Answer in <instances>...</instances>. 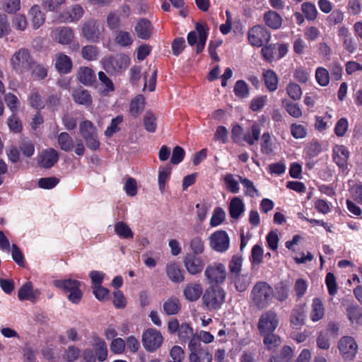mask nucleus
I'll use <instances>...</instances> for the list:
<instances>
[{
	"instance_id": "f257e3e1",
	"label": "nucleus",
	"mask_w": 362,
	"mask_h": 362,
	"mask_svg": "<svg viewBox=\"0 0 362 362\" xmlns=\"http://www.w3.org/2000/svg\"><path fill=\"white\" fill-rule=\"evenodd\" d=\"M274 295V290L269 284L259 281L252 288L251 298L258 308L262 309L270 305Z\"/></svg>"
},
{
	"instance_id": "f03ea898",
	"label": "nucleus",
	"mask_w": 362,
	"mask_h": 362,
	"mask_svg": "<svg viewBox=\"0 0 362 362\" xmlns=\"http://www.w3.org/2000/svg\"><path fill=\"white\" fill-rule=\"evenodd\" d=\"M34 63V59L28 49L21 48L16 50L10 59L11 68L18 74L29 71Z\"/></svg>"
},
{
	"instance_id": "7ed1b4c3",
	"label": "nucleus",
	"mask_w": 362,
	"mask_h": 362,
	"mask_svg": "<svg viewBox=\"0 0 362 362\" xmlns=\"http://www.w3.org/2000/svg\"><path fill=\"white\" fill-rule=\"evenodd\" d=\"M226 291L219 286L206 289L202 296V302L209 310L219 309L225 301Z\"/></svg>"
},
{
	"instance_id": "20e7f679",
	"label": "nucleus",
	"mask_w": 362,
	"mask_h": 362,
	"mask_svg": "<svg viewBox=\"0 0 362 362\" xmlns=\"http://www.w3.org/2000/svg\"><path fill=\"white\" fill-rule=\"evenodd\" d=\"M204 276L211 285L217 286L223 284L227 278V271L225 265L218 262L208 264L204 270Z\"/></svg>"
},
{
	"instance_id": "39448f33",
	"label": "nucleus",
	"mask_w": 362,
	"mask_h": 362,
	"mask_svg": "<svg viewBox=\"0 0 362 362\" xmlns=\"http://www.w3.org/2000/svg\"><path fill=\"white\" fill-rule=\"evenodd\" d=\"M189 362H211L212 354L206 346H202L197 339H190L188 344Z\"/></svg>"
},
{
	"instance_id": "423d86ee",
	"label": "nucleus",
	"mask_w": 362,
	"mask_h": 362,
	"mask_svg": "<svg viewBox=\"0 0 362 362\" xmlns=\"http://www.w3.org/2000/svg\"><path fill=\"white\" fill-rule=\"evenodd\" d=\"M81 30L83 37L88 41L98 42L103 38L104 28L99 21L92 18L83 23Z\"/></svg>"
},
{
	"instance_id": "0eeeda50",
	"label": "nucleus",
	"mask_w": 362,
	"mask_h": 362,
	"mask_svg": "<svg viewBox=\"0 0 362 362\" xmlns=\"http://www.w3.org/2000/svg\"><path fill=\"white\" fill-rule=\"evenodd\" d=\"M279 319L274 310H268L262 313L257 322V329L260 336L263 334L274 332L279 326Z\"/></svg>"
},
{
	"instance_id": "6e6552de",
	"label": "nucleus",
	"mask_w": 362,
	"mask_h": 362,
	"mask_svg": "<svg viewBox=\"0 0 362 362\" xmlns=\"http://www.w3.org/2000/svg\"><path fill=\"white\" fill-rule=\"evenodd\" d=\"M106 71L115 74L125 70L129 63V57L124 54L109 56L103 60Z\"/></svg>"
},
{
	"instance_id": "1a4fd4ad",
	"label": "nucleus",
	"mask_w": 362,
	"mask_h": 362,
	"mask_svg": "<svg viewBox=\"0 0 362 362\" xmlns=\"http://www.w3.org/2000/svg\"><path fill=\"white\" fill-rule=\"evenodd\" d=\"M163 342L161 332L154 328H148L143 332L142 344L144 348L149 352L158 349Z\"/></svg>"
},
{
	"instance_id": "9d476101",
	"label": "nucleus",
	"mask_w": 362,
	"mask_h": 362,
	"mask_svg": "<svg viewBox=\"0 0 362 362\" xmlns=\"http://www.w3.org/2000/svg\"><path fill=\"white\" fill-rule=\"evenodd\" d=\"M358 348V344L351 336H344L338 341L339 353L346 361H352L355 358Z\"/></svg>"
},
{
	"instance_id": "9b49d317",
	"label": "nucleus",
	"mask_w": 362,
	"mask_h": 362,
	"mask_svg": "<svg viewBox=\"0 0 362 362\" xmlns=\"http://www.w3.org/2000/svg\"><path fill=\"white\" fill-rule=\"evenodd\" d=\"M57 142L60 148L64 151H71L74 148V152L78 156H82L85 151V147L81 140L78 139L74 146V140L67 132H62L57 136Z\"/></svg>"
},
{
	"instance_id": "f8f14e48",
	"label": "nucleus",
	"mask_w": 362,
	"mask_h": 362,
	"mask_svg": "<svg viewBox=\"0 0 362 362\" xmlns=\"http://www.w3.org/2000/svg\"><path fill=\"white\" fill-rule=\"evenodd\" d=\"M271 33L263 26L255 25L248 32V41L252 46L262 47L264 43L268 42Z\"/></svg>"
},
{
	"instance_id": "ddd939ff",
	"label": "nucleus",
	"mask_w": 362,
	"mask_h": 362,
	"mask_svg": "<svg viewBox=\"0 0 362 362\" xmlns=\"http://www.w3.org/2000/svg\"><path fill=\"white\" fill-rule=\"evenodd\" d=\"M209 240L211 248L218 252H224L229 248V237L224 230H218L212 233Z\"/></svg>"
},
{
	"instance_id": "4468645a",
	"label": "nucleus",
	"mask_w": 362,
	"mask_h": 362,
	"mask_svg": "<svg viewBox=\"0 0 362 362\" xmlns=\"http://www.w3.org/2000/svg\"><path fill=\"white\" fill-rule=\"evenodd\" d=\"M183 264L187 272L193 276L198 275L203 271L205 262L204 259L192 254H187L183 259Z\"/></svg>"
},
{
	"instance_id": "2eb2a0df",
	"label": "nucleus",
	"mask_w": 362,
	"mask_h": 362,
	"mask_svg": "<svg viewBox=\"0 0 362 362\" xmlns=\"http://www.w3.org/2000/svg\"><path fill=\"white\" fill-rule=\"evenodd\" d=\"M84 11L79 4H74L61 13L59 16V21L61 23H73L78 21L83 16Z\"/></svg>"
},
{
	"instance_id": "dca6fc26",
	"label": "nucleus",
	"mask_w": 362,
	"mask_h": 362,
	"mask_svg": "<svg viewBox=\"0 0 362 362\" xmlns=\"http://www.w3.org/2000/svg\"><path fill=\"white\" fill-rule=\"evenodd\" d=\"M52 38L61 45H69L74 38V33L69 27H58L52 30Z\"/></svg>"
},
{
	"instance_id": "f3484780",
	"label": "nucleus",
	"mask_w": 362,
	"mask_h": 362,
	"mask_svg": "<svg viewBox=\"0 0 362 362\" xmlns=\"http://www.w3.org/2000/svg\"><path fill=\"white\" fill-rule=\"evenodd\" d=\"M59 155L54 148H48L43 151L38 158L39 165L45 168H49L58 160Z\"/></svg>"
},
{
	"instance_id": "a211bd4d",
	"label": "nucleus",
	"mask_w": 362,
	"mask_h": 362,
	"mask_svg": "<svg viewBox=\"0 0 362 362\" xmlns=\"http://www.w3.org/2000/svg\"><path fill=\"white\" fill-rule=\"evenodd\" d=\"M165 272L168 279L174 283H182L185 281L184 271L177 262L167 264Z\"/></svg>"
},
{
	"instance_id": "6ab92c4d",
	"label": "nucleus",
	"mask_w": 362,
	"mask_h": 362,
	"mask_svg": "<svg viewBox=\"0 0 362 362\" xmlns=\"http://www.w3.org/2000/svg\"><path fill=\"white\" fill-rule=\"evenodd\" d=\"M203 293V288L199 282L187 284L184 290L185 298L191 302L197 300Z\"/></svg>"
},
{
	"instance_id": "aec40b11",
	"label": "nucleus",
	"mask_w": 362,
	"mask_h": 362,
	"mask_svg": "<svg viewBox=\"0 0 362 362\" xmlns=\"http://www.w3.org/2000/svg\"><path fill=\"white\" fill-rule=\"evenodd\" d=\"M349 152L343 145H337L333 148V159L337 165L341 168H346L347 166Z\"/></svg>"
},
{
	"instance_id": "412c9836",
	"label": "nucleus",
	"mask_w": 362,
	"mask_h": 362,
	"mask_svg": "<svg viewBox=\"0 0 362 362\" xmlns=\"http://www.w3.org/2000/svg\"><path fill=\"white\" fill-rule=\"evenodd\" d=\"M306 317L305 305H297L291 312L290 316V322L293 327L298 328L301 327Z\"/></svg>"
},
{
	"instance_id": "4be33fe9",
	"label": "nucleus",
	"mask_w": 362,
	"mask_h": 362,
	"mask_svg": "<svg viewBox=\"0 0 362 362\" xmlns=\"http://www.w3.org/2000/svg\"><path fill=\"white\" fill-rule=\"evenodd\" d=\"M134 30L139 38L147 40L150 38L151 35V23L146 18H141L136 23Z\"/></svg>"
},
{
	"instance_id": "5701e85b",
	"label": "nucleus",
	"mask_w": 362,
	"mask_h": 362,
	"mask_svg": "<svg viewBox=\"0 0 362 362\" xmlns=\"http://www.w3.org/2000/svg\"><path fill=\"white\" fill-rule=\"evenodd\" d=\"M31 24L33 29H37L42 25L45 21V14L40 10L37 4L33 5L28 11Z\"/></svg>"
},
{
	"instance_id": "b1692460",
	"label": "nucleus",
	"mask_w": 362,
	"mask_h": 362,
	"mask_svg": "<svg viewBox=\"0 0 362 362\" xmlns=\"http://www.w3.org/2000/svg\"><path fill=\"white\" fill-rule=\"evenodd\" d=\"M229 279L238 292L245 291L251 283V278L247 274H237L234 276H230Z\"/></svg>"
},
{
	"instance_id": "393cba45",
	"label": "nucleus",
	"mask_w": 362,
	"mask_h": 362,
	"mask_svg": "<svg viewBox=\"0 0 362 362\" xmlns=\"http://www.w3.org/2000/svg\"><path fill=\"white\" fill-rule=\"evenodd\" d=\"M39 295L40 292L37 290L33 291L32 283L28 281L21 287L18 297L21 300L34 301Z\"/></svg>"
},
{
	"instance_id": "a878e982",
	"label": "nucleus",
	"mask_w": 362,
	"mask_h": 362,
	"mask_svg": "<svg viewBox=\"0 0 362 362\" xmlns=\"http://www.w3.org/2000/svg\"><path fill=\"white\" fill-rule=\"evenodd\" d=\"M55 67L60 73L67 74L72 68V61L67 55L58 53L55 56Z\"/></svg>"
},
{
	"instance_id": "bb28decb",
	"label": "nucleus",
	"mask_w": 362,
	"mask_h": 362,
	"mask_svg": "<svg viewBox=\"0 0 362 362\" xmlns=\"http://www.w3.org/2000/svg\"><path fill=\"white\" fill-rule=\"evenodd\" d=\"M325 315V308L322 301L315 298L311 305V310L310 313V318L313 322H317L323 318Z\"/></svg>"
},
{
	"instance_id": "cd10ccee",
	"label": "nucleus",
	"mask_w": 362,
	"mask_h": 362,
	"mask_svg": "<svg viewBox=\"0 0 362 362\" xmlns=\"http://www.w3.org/2000/svg\"><path fill=\"white\" fill-rule=\"evenodd\" d=\"M263 344L267 350L274 351L281 344V337L274 332L263 334Z\"/></svg>"
},
{
	"instance_id": "c85d7f7f",
	"label": "nucleus",
	"mask_w": 362,
	"mask_h": 362,
	"mask_svg": "<svg viewBox=\"0 0 362 362\" xmlns=\"http://www.w3.org/2000/svg\"><path fill=\"white\" fill-rule=\"evenodd\" d=\"M72 97L74 100L79 105L88 106L92 103V97L89 91L82 88L74 90Z\"/></svg>"
},
{
	"instance_id": "c756f323",
	"label": "nucleus",
	"mask_w": 362,
	"mask_h": 362,
	"mask_svg": "<svg viewBox=\"0 0 362 362\" xmlns=\"http://www.w3.org/2000/svg\"><path fill=\"white\" fill-rule=\"evenodd\" d=\"M293 357V350L289 346H284L279 355L270 356L269 362H290Z\"/></svg>"
},
{
	"instance_id": "7c9ffc66",
	"label": "nucleus",
	"mask_w": 362,
	"mask_h": 362,
	"mask_svg": "<svg viewBox=\"0 0 362 362\" xmlns=\"http://www.w3.org/2000/svg\"><path fill=\"white\" fill-rule=\"evenodd\" d=\"M77 78L84 85H90L95 80L94 71L89 67L82 66L78 71Z\"/></svg>"
},
{
	"instance_id": "2f4dec72",
	"label": "nucleus",
	"mask_w": 362,
	"mask_h": 362,
	"mask_svg": "<svg viewBox=\"0 0 362 362\" xmlns=\"http://www.w3.org/2000/svg\"><path fill=\"white\" fill-rule=\"evenodd\" d=\"M264 21L267 26L276 30L282 25V18L273 11H269L264 14Z\"/></svg>"
},
{
	"instance_id": "473e14b6",
	"label": "nucleus",
	"mask_w": 362,
	"mask_h": 362,
	"mask_svg": "<svg viewBox=\"0 0 362 362\" xmlns=\"http://www.w3.org/2000/svg\"><path fill=\"white\" fill-rule=\"evenodd\" d=\"M115 42L123 47H129L133 42V36L129 32L123 30H117L115 33Z\"/></svg>"
},
{
	"instance_id": "72a5a7b5",
	"label": "nucleus",
	"mask_w": 362,
	"mask_h": 362,
	"mask_svg": "<svg viewBox=\"0 0 362 362\" xmlns=\"http://www.w3.org/2000/svg\"><path fill=\"white\" fill-rule=\"evenodd\" d=\"M244 203L240 197H235L231 199L229 206V211L233 218L238 219L244 211Z\"/></svg>"
},
{
	"instance_id": "f704fd0d",
	"label": "nucleus",
	"mask_w": 362,
	"mask_h": 362,
	"mask_svg": "<svg viewBox=\"0 0 362 362\" xmlns=\"http://www.w3.org/2000/svg\"><path fill=\"white\" fill-rule=\"evenodd\" d=\"M106 24L110 30H117L124 25L123 18L119 11H112L107 14Z\"/></svg>"
},
{
	"instance_id": "c9c22d12",
	"label": "nucleus",
	"mask_w": 362,
	"mask_h": 362,
	"mask_svg": "<svg viewBox=\"0 0 362 362\" xmlns=\"http://www.w3.org/2000/svg\"><path fill=\"white\" fill-rule=\"evenodd\" d=\"M53 284L57 288L62 289L66 292H71L78 288L81 286V282L75 279H64L55 280Z\"/></svg>"
},
{
	"instance_id": "e433bc0d",
	"label": "nucleus",
	"mask_w": 362,
	"mask_h": 362,
	"mask_svg": "<svg viewBox=\"0 0 362 362\" xmlns=\"http://www.w3.org/2000/svg\"><path fill=\"white\" fill-rule=\"evenodd\" d=\"M261 129L259 124L255 122L251 126V129L248 130L243 136V140L249 145L252 146L259 139Z\"/></svg>"
},
{
	"instance_id": "4c0bfd02",
	"label": "nucleus",
	"mask_w": 362,
	"mask_h": 362,
	"mask_svg": "<svg viewBox=\"0 0 362 362\" xmlns=\"http://www.w3.org/2000/svg\"><path fill=\"white\" fill-rule=\"evenodd\" d=\"M93 345L95 348L98 360L100 361H104L107 356V349L104 340L98 337H95L93 338Z\"/></svg>"
},
{
	"instance_id": "58836bf2",
	"label": "nucleus",
	"mask_w": 362,
	"mask_h": 362,
	"mask_svg": "<svg viewBox=\"0 0 362 362\" xmlns=\"http://www.w3.org/2000/svg\"><path fill=\"white\" fill-rule=\"evenodd\" d=\"M180 303L178 298L175 297H171L167 299L163 305V308L168 315H173L177 314L180 310Z\"/></svg>"
},
{
	"instance_id": "ea45409f",
	"label": "nucleus",
	"mask_w": 362,
	"mask_h": 362,
	"mask_svg": "<svg viewBox=\"0 0 362 362\" xmlns=\"http://www.w3.org/2000/svg\"><path fill=\"white\" fill-rule=\"evenodd\" d=\"M145 98L138 95L130 103L129 112L133 117H137L144 110Z\"/></svg>"
},
{
	"instance_id": "a19ab883",
	"label": "nucleus",
	"mask_w": 362,
	"mask_h": 362,
	"mask_svg": "<svg viewBox=\"0 0 362 362\" xmlns=\"http://www.w3.org/2000/svg\"><path fill=\"white\" fill-rule=\"evenodd\" d=\"M196 30L199 33V40L197 43H196V52L197 54H199L203 51L205 47V44L208 37V32L207 28L199 23L196 24Z\"/></svg>"
},
{
	"instance_id": "79ce46f5",
	"label": "nucleus",
	"mask_w": 362,
	"mask_h": 362,
	"mask_svg": "<svg viewBox=\"0 0 362 362\" xmlns=\"http://www.w3.org/2000/svg\"><path fill=\"white\" fill-rule=\"evenodd\" d=\"M43 98L44 96L42 92L36 88H33L28 97V100L30 105L36 109H42L45 106Z\"/></svg>"
},
{
	"instance_id": "37998d69",
	"label": "nucleus",
	"mask_w": 362,
	"mask_h": 362,
	"mask_svg": "<svg viewBox=\"0 0 362 362\" xmlns=\"http://www.w3.org/2000/svg\"><path fill=\"white\" fill-rule=\"evenodd\" d=\"M264 83L269 91H274L277 89L278 77L272 70H266L263 73Z\"/></svg>"
},
{
	"instance_id": "c03bdc74",
	"label": "nucleus",
	"mask_w": 362,
	"mask_h": 362,
	"mask_svg": "<svg viewBox=\"0 0 362 362\" xmlns=\"http://www.w3.org/2000/svg\"><path fill=\"white\" fill-rule=\"evenodd\" d=\"M115 231L121 238L131 239L134 237V233L129 226L123 221H119L115 223Z\"/></svg>"
},
{
	"instance_id": "a18cd8bd",
	"label": "nucleus",
	"mask_w": 362,
	"mask_h": 362,
	"mask_svg": "<svg viewBox=\"0 0 362 362\" xmlns=\"http://www.w3.org/2000/svg\"><path fill=\"white\" fill-rule=\"evenodd\" d=\"M243 258L241 255H235L228 264L229 276L240 274L242 269Z\"/></svg>"
},
{
	"instance_id": "49530a36",
	"label": "nucleus",
	"mask_w": 362,
	"mask_h": 362,
	"mask_svg": "<svg viewBox=\"0 0 362 362\" xmlns=\"http://www.w3.org/2000/svg\"><path fill=\"white\" fill-rule=\"evenodd\" d=\"M79 132L83 139H85L98 132L93 122L89 120H85L79 124Z\"/></svg>"
},
{
	"instance_id": "de8ad7c7",
	"label": "nucleus",
	"mask_w": 362,
	"mask_h": 362,
	"mask_svg": "<svg viewBox=\"0 0 362 362\" xmlns=\"http://www.w3.org/2000/svg\"><path fill=\"white\" fill-rule=\"evenodd\" d=\"M99 49L95 45H86L81 49L82 57L88 61L96 60L98 57Z\"/></svg>"
},
{
	"instance_id": "09e8293b",
	"label": "nucleus",
	"mask_w": 362,
	"mask_h": 362,
	"mask_svg": "<svg viewBox=\"0 0 362 362\" xmlns=\"http://www.w3.org/2000/svg\"><path fill=\"white\" fill-rule=\"evenodd\" d=\"M301 10L308 21H314L317 16V10L314 4L305 2L301 5Z\"/></svg>"
},
{
	"instance_id": "8fccbe9b",
	"label": "nucleus",
	"mask_w": 362,
	"mask_h": 362,
	"mask_svg": "<svg viewBox=\"0 0 362 362\" xmlns=\"http://www.w3.org/2000/svg\"><path fill=\"white\" fill-rule=\"evenodd\" d=\"M157 118L151 112H146L144 117V125L148 132H155L157 128Z\"/></svg>"
},
{
	"instance_id": "3c124183",
	"label": "nucleus",
	"mask_w": 362,
	"mask_h": 362,
	"mask_svg": "<svg viewBox=\"0 0 362 362\" xmlns=\"http://www.w3.org/2000/svg\"><path fill=\"white\" fill-rule=\"evenodd\" d=\"M191 254L199 255L204 251L205 246L204 240L199 236L194 237L189 243Z\"/></svg>"
},
{
	"instance_id": "603ef678",
	"label": "nucleus",
	"mask_w": 362,
	"mask_h": 362,
	"mask_svg": "<svg viewBox=\"0 0 362 362\" xmlns=\"http://www.w3.org/2000/svg\"><path fill=\"white\" fill-rule=\"evenodd\" d=\"M240 182L243 185L245 189V194L247 196L255 197L259 196L258 190L255 187L253 182L246 177H242L238 176Z\"/></svg>"
},
{
	"instance_id": "864d4df0",
	"label": "nucleus",
	"mask_w": 362,
	"mask_h": 362,
	"mask_svg": "<svg viewBox=\"0 0 362 362\" xmlns=\"http://www.w3.org/2000/svg\"><path fill=\"white\" fill-rule=\"evenodd\" d=\"M171 173V168L170 166L160 167L158 171V186L161 192L165 190V185L169 179Z\"/></svg>"
},
{
	"instance_id": "5fc2aeb1",
	"label": "nucleus",
	"mask_w": 362,
	"mask_h": 362,
	"mask_svg": "<svg viewBox=\"0 0 362 362\" xmlns=\"http://www.w3.org/2000/svg\"><path fill=\"white\" fill-rule=\"evenodd\" d=\"M315 78L321 86H327L329 83V73L324 67H317L315 70Z\"/></svg>"
},
{
	"instance_id": "6e6d98bb",
	"label": "nucleus",
	"mask_w": 362,
	"mask_h": 362,
	"mask_svg": "<svg viewBox=\"0 0 362 362\" xmlns=\"http://www.w3.org/2000/svg\"><path fill=\"white\" fill-rule=\"evenodd\" d=\"M66 2V0H42V6L47 11L54 12L59 11Z\"/></svg>"
},
{
	"instance_id": "4d7b16f0",
	"label": "nucleus",
	"mask_w": 362,
	"mask_h": 362,
	"mask_svg": "<svg viewBox=\"0 0 362 362\" xmlns=\"http://www.w3.org/2000/svg\"><path fill=\"white\" fill-rule=\"evenodd\" d=\"M32 76L36 79H44L47 75V69L42 64H38L34 61L31 69Z\"/></svg>"
},
{
	"instance_id": "13d9d810",
	"label": "nucleus",
	"mask_w": 362,
	"mask_h": 362,
	"mask_svg": "<svg viewBox=\"0 0 362 362\" xmlns=\"http://www.w3.org/2000/svg\"><path fill=\"white\" fill-rule=\"evenodd\" d=\"M98 78L103 88V93L107 94L115 90L114 84L112 80L103 71L98 73Z\"/></svg>"
},
{
	"instance_id": "bf43d9fd",
	"label": "nucleus",
	"mask_w": 362,
	"mask_h": 362,
	"mask_svg": "<svg viewBox=\"0 0 362 362\" xmlns=\"http://www.w3.org/2000/svg\"><path fill=\"white\" fill-rule=\"evenodd\" d=\"M283 106L286 109V112L292 117L298 118L302 116V111L299 106L287 100L282 101Z\"/></svg>"
},
{
	"instance_id": "052dcab7",
	"label": "nucleus",
	"mask_w": 362,
	"mask_h": 362,
	"mask_svg": "<svg viewBox=\"0 0 362 362\" xmlns=\"http://www.w3.org/2000/svg\"><path fill=\"white\" fill-rule=\"evenodd\" d=\"M226 188L232 193H238L240 190L238 181L233 174H226L224 177Z\"/></svg>"
},
{
	"instance_id": "680f3d73",
	"label": "nucleus",
	"mask_w": 362,
	"mask_h": 362,
	"mask_svg": "<svg viewBox=\"0 0 362 362\" xmlns=\"http://www.w3.org/2000/svg\"><path fill=\"white\" fill-rule=\"evenodd\" d=\"M193 329L187 323H182L180 325V328L178 331V337L180 341H186L190 337H193Z\"/></svg>"
},
{
	"instance_id": "e2e57ef3",
	"label": "nucleus",
	"mask_w": 362,
	"mask_h": 362,
	"mask_svg": "<svg viewBox=\"0 0 362 362\" xmlns=\"http://www.w3.org/2000/svg\"><path fill=\"white\" fill-rule=\"evenodd\" d=\"M263 249L259 245L253 246L251 252L250 261L252 264H259L262 262L263 259Z\"/></svg>"
},
{
	"instance_id": "0e129e2a",
	"label": "nucleus",
	"mask_w": 362,
	"mask_h": 362,
	"mask_svg": "<svg viewBox=\"0 0 362 362\" xmlns=\"http://www.w3.org/2000/svg\"><path fill=\"white\" fill-rule=\"evenodd\" d=\"M226 214L221 208L214 209L213 215L210 220V225L212 227L220 225L225 219Z\"/></svg>"
},
{
	"instance_id": "69168bd1",
	"label": "nucleus",
	"mask_w": 362,
	"mask_h": 362,
	"mask_svg": "<svg viewBox=\"0 0 362 362\" xmlns=\"http://www.w3.org/2000/svg\"><path fill=\"white\" fill-rule=\"evenodd\" d=\"M13 26L15 29L24 31L28 26V21L26 17L23 14L16 15L12 21Z\"/></svg>"
},
{
	"instance_id": "338daca9",
	"label": "nucleus",
	"mask_w": 362,
	"mask_h": 362,
	"mask_svg": "<svg viewBox=\"0 0 362 362\" xmlns=\"http://www.w3.org/2000/svg\"><path fill=\"white\" fill-rule=\"evenodd\" d=\"M235 94L240 98H246L249 95V88L247 83L242 80L238 81L234 86Z\"/></svg>"
},
{
	"instance_id": "774afa93",
	"label": "nucleus",
	"mask_w": 362,
	"mask_h": 362,
	"mask_svg": "<svg viewBox=\"0 0 362 362\" xmlns=\"http://www.w3.org/2000/svg\"><path fill=\"white\" fill-rule=\"evenodd\" d=\"M288 95L294 100H298L301 98L302 90L300 87L295 83H290L286 87Z\"/></svg>"
}]
</instances>
